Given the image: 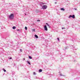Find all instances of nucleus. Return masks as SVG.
<instances>
[{"instance_id":"obj_30","label":"nucleus","mask_w":80,"mask_h":80,"mask_svg":"<svg viewBox=\"0 0 80 80\" xmlns=\"http://www.w3.org/2000/svg\"><path fill=\"white\" fill-rule=\"evenodd\" d=\"M25 60V58H23V61H24V60Z\"/></svg>"},{"instance_id":"obj_27","label":"nucleus","mask_w":80,"mask_h":80,"mask_svg":"<svg viewBox=\"0 0 80 80\" xmlns=\"http://www.w3.org/2000/svg\"><path fill=\"white\" fill-rule=\"evenodd\" d=\"M65 28H62V29H65Z\"/></svg>"},{"instance_id":"obj_13","label":"nucleus","mask_w":80,"mask_h":80,"mask_svg":"<svg viewBox=\"0 0 80 80\" xmlns=\"http://www.w3.org/2000/svg\"><path fill=\"white\" fill-rule=\"evenodd\" d=\"M29 58L30 59H32V57L30 56H29Z\"/></svg>"},{"instance_id":"obj_10","label":"nucleus","mask_w":80,"mask_h":80,"mask_svg":"<svg viewBox=\"0 0 80 80\" xmlns=\"http://www.w3.org/2000/svg\"><path fill=\"white\" fill-rule=\"evenodd\" d=\"M20 43V42H18L17 44H16V46L18 45V44Z\"/></svg>"},{"instance_id":"obj_14","label":"nucleus","mask_w":80,"mask_h":80,"mask_svg":"<svg viewBox=\"0 0 80 80\" xmlns=\"http://www.w3.org/2000/svg\"><path fill=\"white\" fill-rule=\"evenodd\" d=\"M39 72H42V70L40 69L39 70Z\"/></svg>"},{"instance_id":"obj_23","label":"nucleus","mask_w":80,"mask_h":80,"mask_svg":"<svg viewBox=\"0 0 80 80\" xmlns=\"http://www.w3.org/2000/svg\"><path fill=\"white\" fill-rule=\"evenodd\" d=\"M33 75H36V73H35V72H33Z\"/></svg>"},{"instance_id":"obj_17","label":"nucleus","mask_w":80,"mask_h":80,"mask_svg":"<svg viewBox=\"0 0 80 80\" xmlns=\"http://www.w3.org/2000/svg\"><path fill=\"white\" fill-rule=\"evenodd\" d=\"M25 29L26 30H27V27H25Z\"/></svg>"},{"instance_id":"obj_20","label":"nucleus","mask_w":80,"mask_h":80,"mask_svg":"<svg viewBox=\"0 0 80 80\" xmlns=\"http://www.w3.org/2000/svg\"><path fill=\"white\" fill-rule=\"evenodd\" d=\"M57 40H58V41H60V39L58 38H57Z\"/></svg>"},{"instance_id":"obj_32","label":"nucleus","mask_w":80,"mask_h":80,"mask_svg":"<svg viewBox=\"0 0 80 80\" xmlns=\"http://www.w3.org/2000/svg\"><path fill=\"white\" fill-rule=\"evenodd\" d=\"M25 15H27V14H26V13H25Z\"/></svg>"},{"instance_id":"obj_4","label":"nucleus","mask_w":80,"mask_h":80,"mask_svg":"<svg viewBox=\"0 0 80 80\" xmlns=\"http://www.w3.org/2000/svg\"><path fill=\"white\" fill-rule=\"evenodd\" d=\"M71 17L72 18H75V15L73 14L72 15V16L71 15H70L69 16L68 18H71Z\"/></svg>"},{"instance_id":"obj_7","label":"nucleus","mask_w":80,"mask_h":80,"mask_svg":"<svg viewBox=\"0 0 80 80\" xmlns=\"http://www.w3.org/2000/svg\"><path fill=\"white\" fill-rule=\"evenodd\" d=\"M46 25H48V27H49V28H50V25L48 24V23H46Z\"/></svg>"},{"instance_id":"obj_33","label":"nucleus","mask_w":80,"mask_h":80,"mask_svg":"<svg viewBox=\"0 0 80 80\" xmlns=\"http://www.w3.org/2000/svg\"><path fill=\"white\" fill-rule=\"evenodd\" d=\"M55 4H57V2H55Z\"/></svg>"},{"instance_id":"obj_19","label":"nucleus","mask_w":80,"mask_h":80,"mask_svg":"<svg viewBox=\"0 0 80 80\" xmlns=\"http://www.w3.org/2000/svg\"><path fill=\"white\" fill-rule=\"evenodd\" d=\"M3 70L4 72H6V70H5V69H3Z\"/></svg>"},{"instance_id":"obj_18","label":"nucleus","mask_w":80,"mask_h":80,"mask_svg":"<svg viewBox=\"0 0 80 80\" xmlns=\"http://www.w3.org/2000/svg\"><path fill=\"white\" fill-rule=\"evenodd\" d=\"M60 76H62L63 77H65V75H62V74H60Z\"/></svg>"},{"instance_id":"obj_11","label":"nucleus","mask_w":80,"mask_h":80,"mask_svg":"<svg viewBox=\"0 0 80 80\" xmlns=\"http://www.w3.org/2000/svg\"><path fill=\"white\" fill-rule=\"evenodd\" d=\"M45 3H43L42 2H41L40 3V5H44Z\"/></svg>"},{"instance_id":"obj_22","label":"nucleus","mask_w":80,"mask_h":80,"mask_svg":"<svg viewBox=\"0 0 80 80\" xmlns=\"http://www.w3.org/2000/svg\"><path fill=\"white\" fill-rule=\"evenodd\" d=\"M20 52H22V49H20Z\"/></svg>"},{"instance_id":"obj_3","label":"nucleus","mask_w":80,"mask_h":80,"mask_svg":"<svg viewBox=\"0 0 80 80\" xmlns=\"http://www.w3.org/2000/svg\"><path fill=\"white\" fill-rule=\"evenodd\" d=\"M48 6L46 5H43L42 6V9H47V8Z\"/></svg>"},{"instance_id":"obj_15","label":"nucleus","mask_w":80,"mask_h":80,"mask_svg":"<svg viewBox=\"0 0 80 80\" xmlns=\"http://www.w3.org/2000/svg\"><path fill=\"white\" fill-rule=\"evenodd\" d=\"M12 74L13 75H15V72H12Z\"/></svg>"},{"instance_id":"obj_24","label":"nucleus","mask_w":80,"mask_h":80,"mask_svg":"<svg viewBox=\"0 0 80 80\" xmlns=\"http://www.w3.org/2000/svg\"><path fill=\"white\" fill-rule=\"evenodd\" d=\"M9 58V59H10V60H11V59H12V57H10V58Z\"/></svg>"},{"instance_id":"obj_16","label":"nucleus","mask_w":80,"mask_h":80,"mask_svg":"<svg viewBox=\"0 0 80 80\" xmlns=\"http://www.w3.org/2000/svg\"><path fill=\"white\" fill-rule=\"evenodd\" d=\"M47 36H49V37H51V35H50V34H48L47 35Z\"/></svg>"},{"instance_id":"obj_1","label":"nucleus","mask_w":80,"mask_h":80,"mask_svg":"<svg viewBox=\"0 0 80 80\" xmlns=\"http://www.w3.org/2000/svg\"><path fill=\"white\" fill-rule=\"evenodd\" d=\"M69 47H71V48H72V47H73V49L74 50H77V48H75V46H72V45H69L68 46L64 48H63V49L64 50H67V48H68Z\"/></svg>"},{"instance_id":"obj_2","label":"nucleus","mask_w":80,"mask_h":80,"mask_svg":"<svg viewBox=\"0 0 80 80\" xmlns=\"http://www.w3.org/2000/svg\"><path fill=\"white\" fill-rule=\"evenodd\" d=\"M9 19H13L14 18V14L13 13L11 14L9 17Z\"/></svg>"},{"instance_id":"obj_6","label":"nucleus","mask_w":80,"mask_h":80,"mask_svg":"<svg viewBox=\"0 0 80 80\" xmlns=\"http://www.w3.org/2000/svg\"><path fill=\"white\" fill-rule=\"evenodd\" d=\"M34 36L35 38H38V36H37V35L35 34L34 35Z\"/></svg>"},{"instance_id":"obj_21","label":"nucleus","mask_w":80,"mask_h":80,"mask_svg":"<svg viewBox=\"0 0 80 80\" xmlns=\"http://www.w3.org/2000/svg\"><path fill=\"white\" fill-rule=\"evenodd\" d=\"M37 22H40V20L38 19V20H37Z\"/></svg>"},{"instance_id":"obj_25","label":"nucleus","mask_w":80,"mask_h":80,"mask_svg":"<svg viewBox=\"0 0 80 80\" xmlns=\"http://www.w3.org/2000/svg\"><path fill=\"white\" fill-rule=\"evenodd\" d=\"M32 31L35 32V29H32Z\"/></svg>"},{"instance_id":"obj_31","label":"nucleus","mask_w":80,"mask_h":80,"mask_svg":"<svg viewBox=\"0 0 80 80\" xmlns=\"http://www.w3.org/2000/svg\"><path fill=\"white\" fill-rule=\"evenodd\" d=\"M15 65L14 64V67H15Z\"/></svg>"},{"instance_id":"obj_28","label":"nucleus","mask_w":80,"mask_h":80,"mask_svg":"<svg viewBox=\"0 0 80 80\" xmlns=\"http://www.w3.org/2000/svg\"><path fill=\"white\" fill-rule=\"evenodd\" d=\"M17 31H20V30H19V29H17Z\"/></svg>"},{"instance_id":"obj_9","label":"nucleus","mask_w":80,"mask_h":80,"mask_svg":"<svg viewBox=\"0 0 80 80\" xmlns=\"http://www.w3.org/2000/svg\"><path fill=\"white\" fill-rule=\"evenodd\" d=\"M61 10H62V11H64V10H65V9L63 8H61Z\"/></svg>"},{"instance_id":"obj_26","label":"nucleus","mask_w":80,"mask_h":80,"mask_svg":"<svg viewBox=\"0 0 80 80\" xmlns=\"http://www.w3.org/2000/svg\"><path fill=\"white\" fill-rule=\"evenodd\" d=\"M35 78L36 79H38V78H37V77H36Z\"/></svg>"},{"instance_id":"obj_12","label":"nucleus","mask_w":80,"mask_h":80,"mask_svg":"<svg viewBox=\"0 0 80 80\" xmlns=\"http://www.w3.org/2000/svg\"><path fill=\"white\" fill-rule=\"evenodd\" d=\"M12 28H13V29H15L16 28V27H15V26H13L12 27Z\"/></svg>"},{"instance_id":"obj_5","label":"nucleus","mask_w":80,"mask_h":80,"mask_svg":"<svg viewBox=\"0 0 80 80\" xmlns=\"http://www.w3.org/2000/svg\"><path fill=\"white\" fill-rule=\"evenodd\" d=\"M44 27L45 30L46 31H47V30H48V29L47 28V27L46 25L44 26Z\"/></svg>"},{"instance_id":"obj_8","label":"nucleus","mask_w":80,"mask_h":80,"mask_svg":"<svg viewBox=\"0 0 80 80\" xmlns=\"http://www.w3.org/2000/svg\"><path fill=\"white\" fill-rule=\"evenodd\" d=\"M27 63H28V64H29V65H31V63H30L29 62H28V61H27Z\"/></svg>"},{"instance_id":"obj_29","label":"nucleus","mask_w":80,"mask_h":80,"mask_svg":"<svg viewBox=\"0 0 80 80\" xmlns=\"http://www.w3.org/2000/svg\"><path fill=\"white\" fill-rule=\"evenodd\" d=\"M74 10H77V8H74Z\"/></svg>"}]
</instances>
